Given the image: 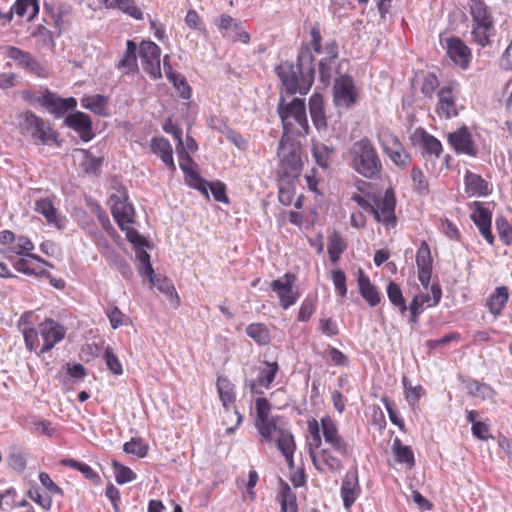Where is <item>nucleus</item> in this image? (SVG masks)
Returning <instances> with one entry per match:
<instances>
[{
  "label": "nucleus",
  "mask_w": 512,
  "mask_h": 512,
  "mask_svg": "<svg viewBox=\"0 0 512 512\" xmlns=\"http://www.w3.org/2000/svg\"><path fill=\"white\" fill-rule=\"evenodd\" d=\"M275 73L281 80L288 95H306L315 79L314 57L308 46L300 49L296 62L283 61L275 67Z\"/></svg>",
  "instance_id": "f257e3e1"
},
{
  "label": "nucleus",
  "mask_w": 512,
  "mask_h": 512,
  "mask_svg": "<svg viewBox=\"0 0 512 512\" xmlns=\"http://www.w3.org/2000/svg\"><path fill=\"white\" fill-rule=\"evenodd\" d=\"M349 166L367 179H374L382 171L380 156L370 139L364 137L352 143L347 151Z\"/></svg>",
  "instance_id": "f03ea898"
},
{
  "label": "nucleus",
  "mask_w": 512,
  "mask_h": 512,
  "mask_svg": "<svg viewBox=\"0 0 512 512\" xmlns=\"http://www.w3.org/2000/svg\"><path fill=\"white\" fill-rule=\"evenodd\" d=\"M277 112L283 126L282 137L290 138L289 135L305 136L308 134L309 125L304 99L293 98L286 103L284 95L281 94Z\"/></svg>",
  "instance_id": "7ed1b4c3"
},
{
  "label": "nucleus",
  "mask_w": 512,
  "mask_h": 512,
  "mask_svg": "<svg viewBox=\"0 0 512 512\" xmlns=\"http://www.w3.org/2000/svg\"><path fill=\"white\" fill-rule=\"evenodd\" d=\"M469 13L472 18V40L479 46L490 44L495 35L494 18L490 7L483 0H469Z\"/></svg>",
  "instance_id": "20e7f679"
},
{
  "label": "nucleus",
  "mask_w": 512,
  "mask_h": 512,
  "mask_svg": "<svg viewBox=\"0 0 512 512\" xmlns=\"http://www.w3.org/2000/svg\"><path fill=\"white\" fill-rule=\"evenodd\" d=\"M308 428L312 438L309 443V454L314 468L320 473L340 472L344 468L341 456L335 455L336 452L330 448H322L318 453L315 451L322 444L318 422L315 419L309 421Z\"/></svg>",
  "instance_id": "39448f33"
},
{
  "label": "nucleus",
  "mask_w": 512,
  "mask_h": 512,
  "mask_svg": "<svg viewBox=\"0 0 512 512\" xmlns=\"http://www.w3.org/2000/svg\"><path fill=\"white\" fill-rule=\"evenodd\" d=\"M278 155L281 158L280 172L285 178L294 179L300 176L303 163L299 143L290 138L282 137Z\"/></svg>",
  "instance_id": "423d86ee"
},
{
  "label": "nucleus",
  "mask_w": 512,
  "mask_h": 512,
  "mask_svg": "<svg viewBox=\"0 0 512 512\" xmlns=\"http://www.w3.org/2000/svg\"><path fill=\"white\" fill-rule=\"evenodd\" d=\"M262 439L266 442H275L277 448L285 442L294 439L292 433L287 428L285 419L281 416L271 417L266 421L255 424Z\"/></svg>",
  "instance_id": "0eeeda50"
},
{
  "label": "nucleus",
  "mask_w": 512,
  "mask_h": 512,
  "mask_svg": "<svg viewBox=\"0 0 512 512\" xmlns=\"http://www.w3.org/2000/svg\"><path fill=\"white\" fill-rule=\"evenodd\" d=\"M373 210L371 214L377 222L386 226L394 227L396 225L395 207L396 198L392 189H387L384 195H373Z\"/></svg>",
  "instance_id": "6e6552de"
},
{
  "label": "nucleus",
  "mask_w": 512,
  "mask_h": 512,
  "mask_svg": "<svg viewBox=\"0 0 512 512\" xmlns=\"http://www.w3.org/2000/svg\"><path fill=\"white\" fill-rule=\"evenodd\" d=\"M321 431L326 444L342 458L348 459L352 454L351 445L340 435L337 424L329 417L321 419Z\"/></svg>",
  "instance_id": "1a4fd4ad"
},
{
  "label": "nucleus",
  "mask_w": 512,
  "mask_h": 512,
  "mask_svg": "<svg viewBox=\"0 0 512 512\" xmlns=\"http://www.w3.org/2000/svg\"><path fill=\"white\" fill-rule=\"evenodd\" d=\"M24 128L30 133L36 144H46L55 141L57 133L50 127V124L38 117L32 111L23 113Z\"/></svg>",
  "instance_id": "9d476101"
},
{
  "label": "nucleus",
  "mask_w": 512,
  "mask_h": 512,
  "mask_svg": "<svg viewBox=\"0 0 512 512\" xmlns=\"http://www.w3.org/2000/svg\"><path fill=\"white\" fill-rule=\"evenodd\" d=\"M176 150L179 159V167L184 172L186 183L190 187L200 191L204 196H207L208 181L201 178L195 169L196 164L192 157L189 155L188 151L185 150L184 144L182 147L176 146Z\"/></svg>",
  "instance_id": "9b49d317"
},
{
  "label": "nucleus",
  "mask_w": 512,
  "mask_h": 512,
  "mask_svg": "<svg viewBox=\"0 0 512 512\" xmlns=\"http://www.w3.org/2000/svg\"><path fill=\"white\" fill-rule=\"evenodd\" d=\"M217 392L219 394L220 401L224 407L225 413L230 415H234L236 418L235 425L230 426L226 429V434H232L235 429L242 423L243 415L237 409L230 411V405L235 402V386L230 380L225 376H218L217 382Z\"/></svg>",
  "instance_id": "f8f14e48"
},
{
  "label": "nucleus",
  "mask_w": 512,
  "mask_h": 512,
  "mask_svg": "<svg viewBox=\"0 0 512 512\" xmlns=\"http://www.w3.org/2000/svg\"><path fill=\"white\" fill-rule=\"evenodd\" d=\"M161 49L151 41H143L139 48V57L142 62V67L153 79H158L161 74L160 62Z\"/></svg>",
  "instance_id": "ddd939ff"
},
{
  "label": "nucleus",
  "mask_w": 512,
  "mask_h": 512,
  "mask_svg": "<svg viewBox=\"0 0 512 512\" xmlns=\"http://www.w3.org/2000/svg\"><path fill=\"white\" fill-rule=\"evenodd\" d=\"M296 276L293 273H286L282 279L273 280L270 283L271 289L278 294L280 306L288 309L299 299L298 291L293 289Z\"/></svg>",
  "instance_id": "4468645a"
},
{
  "label": "nucleus",
  "mask_w": 512,
  "mask_h": 512,
  "mask_svg": "<svg viewBox=\"0 0 512 512\" xmlns=\"http://www.w3.org/2000/svg\"><path fill=\"white\" fill-rule=\"evenodd\" d=\"M40 335L43 339L41 353L50 351L57 343L62 341L66 335V329L63 325L53 319H45L39 325Z\"/></svg>",
  "instance_id": "2eb2a0df"
},
{
  "label": "nucleus",
  "mask_w": 512,
  "mask_h": 512,
  "mask_svg": "<svg viewBox=\"0 0 512 512\" xmlns=\"http://www.w3.org/2000/svg\"><path fill=\"white\" fill-rule=\"evenodd\" d=\"M112 202L111 213L118 224L120 229H125L127 224H132L134 221V208L127 202L125 192L114 194L110 197Z\"/></svg>",
  "instance_id": "dca6fc26"
},
{
  "label": "nucleus",
  "mask_w": 512,
  "mask_h": 512,
  "mask_svg": "<svg viewBox=\"0 0 512 512\" xmlns=\"http://www.w3.org/2000/svg\"><path fill=\"white\" fill-rule=\"evenodd\" d=\"M446 53L453 64L462 70H467L472 58L471 49L458 37L446 41Z\"/></svg>",
  "instance_id": "f3484780"
},
{
  "label": "nucleus",
  "mask_w": 512,
  "mask_h": 512,
  "mask_svg": "<svg viewBox=\"0 0 512 512\" xmlns=\"http://www.w3.org/2000/svg\"><path fill=\"white\" fill-rule=\"evenodd\" d=\"M416 265L418 280L424 289H428L433 270V259L430 247L426 241H422L416 253Z\"/></svg>",
  "instance_id": "a211bd4d"
},
{
  "label": "nucleus",
  "mask_w": 512,
  "mask_h": 512,
  "mask_svg": "<svg viewBox=\"0 0 512 512\" xmlns=\"http://www.w3.org/2000/svg\"><path fill=\"white\" fill-rule=\"evenodd\" d=\"M448 142L458 154H466L473 157L477 155V147L466 126L449 133Z\"/></svg>",
  "instance_id": "6ab92c4d"
},
{
  "label": "nucleus",
  "mask_w": 512,
  "mask_h": 512,
  "mask_svg": "<svg viewBox=\"0 0 512 512\" xmlns=\"http://www.w3.org/2000/svg\"><path fill=\"white\" fill-rule=\"evenodd\" d=\"M334 102L337 106L348 108L356 102L353 79L348 76H340L335 80Z\"/></svg>",
  "instance_id": "aec40b11"
},
{
  "label": "nucleus",
  "mask_w": 512,
  "mask_h": 512,
  "mask_svg": "<svg viewBox=\"0 0 512 512\" xmlns=\"http://www.w3.org/2000/svg\"><path fill=\"white\" fill-rule=\"evenodd\" d=\"M343 506L349 510L356 502L361 493V488L358 480V473L356 469H350L346 472L340 489Z\"/></svg>",
  "instance_id": "412c9836"
},
{
  "label": "nucleus",
  "mask_w": 512,
  "mask_h": 512,
  "mask_svg": "<svg viewBox=\"0 0 512 512\" xmlns=\"http://www.w3.org/2000/svg\"><path fill=\"white\" fill-rule=\"evenodd\" d=\"M438 103L435 109L436 114L443 119H450L458 115L456 96L453 93L452 85L443 86L437 93Z\"/></svg>",
  "instance_id": "4be33fe9"
},
{
  "label": "nucleus",
  "mask_w": 512,
  "mask_h": 512,
  "mask_svg": "<svg viewBox=\"0 0 512 512\" xmlns=\"http://www.w3.org/2000/svg\"><path fill=\"white\" fill-rule=\"evenodd\" d=\"M7 57L15 61L19 67L30 73H34L37 76L45 75V69L38 60L27 51L10 46L7 49Z\"/></svg>",
  "instance_id": "5701e85b"
},
{
  "label": "nucleus",
  "mask_w": 512,
  "mask_h": 512,
  "mask_svg": "<svg viewBox=\"0 0 512 512\" xmlns=\"http://www.w3.org/2000/svg\"><path fill=\"white\" fill-rule=\"evenodd\" d=\"M65 124L73 129L79 137L88 142L94 137L92 130V121L90 117L80 111L70 113L65 118Z\"/></svg>",
  "instance_id": "b1692460"
},
{
  "label": "nucleus",
  "mask_w": 512,
  "mask_h": 512,
  "mask_svg": "<svg viewBox=\"0 0 512 512\" xmlns=\"http://www.w3.org/2000/svg\"><path fill=\"white\" fill-rule=\"evenodd\" d=\"M34 249V244L32 241L26 236H18L14 241L13 245L1 250V253L9 260H12L13 255L26 256L31 260H35L37 263H41L42 265H48V262L42 259L40 256L31 253Z\"/></svg>",
  "instance_id": "393cba45"
},
{
  "label": "nucleus",
  "mask_w": 512,
  "mask_h": 512,
  "mask_svg": "<svg viewBox=\"0 0 512 512\" xmlns=\"http://www.w3.org/2000/svg\"><path fill=\"white\" fill-rule=\"evenodd\" d=\"M441 297L442 289L438 282L432 283V297H429V294H419L414 296L409 307H407V310L409 309L411 313L410 321L416 323L418 321L419 308L424 304L428 307L436 306L440 302Z\"/></svg>",
  "instance_id": "a878e982"
},
{
  "label": "nucleus",
  "mask_w": 512,
  "mask_h": 512,
  "mask_svg": "<svg viewBox=\"0 0 512 512\" xmlns=\"http://www.w3.org/2000/svg\"><path fill=\"white\" fill-rule=\"evenodd\" d=\"M278 370L277 362H265L264 367L260 368L257 379L247 381L246 386L250 388L251 392L261 394L262 391H258L257 387L261 386L268 389L274 381Z\"/></svg>",
  "instance_id": "bb28decb"
},
{
  "label": "nucleus",
  "mask_w": 512,
  "mask_h": 512,
  "mask_svg": "<svg viewBox=\"0 0 512 512\" xmlns=\"http://www.w3.org/2000/svg\"><path fill=\"white\" fill-rule=\"evenodd\" d=\"M465 193L469 196L484 197L490 194L491 188L480 175L469 170L464 176Z\"/></svg>",
  "instance_id": "cd10ccee"
},
{
  "label": "nucleus",
  "mask_w": 512,
  "mask_h": 512,
  "mask_svg": "<svg viewBox=\"0 0 512 512\" xmlns=\"http://www.w3.org/2000/svg\"><path fill=\"white\" fill-rule=\"evenodd\" d=\"M150 148L152 152L160 157L162 162L172 172L176 170V166L173 159V149L170 142L164 137H153L151 139Z\"/></svg>",
  "instance_id": "c85d7f7f"
},
{
  "label": "nucleus",
  "mask_w": 512,
  "mask_h": 512,
  "mask_svg": "<svg viewBox=\"0 0 512 512\" xmlns=\"http://www.w3.org/2000/svg\"><path fill=\"white\" fill-rule=\"evenodd\" d=\"M357 282H358V287H359V292L361 294V296L367 301V303L371 306V307H375L376 305H378L381 301V296H380V293L378 291V289L376 288V286H374L369 277L365 275V273L363 272V270H359V273H358V279H357Z\"/></svg>",
  "instance_id": "c756f323"
},
{
  "label": "nucleus",
  "mask_w": 512,
  "mask_h": 512,
  "mask_svg": "<svg viewBox=\"0 0 512 512\" xmlns=\"http://www.w3.org/2000/svg\"><path fill=\"white\" fill-rule=\"evenodd\" d=\"M35 211L43 215L50 225L57 229H62L61 219L58 217L57 210L49 198H40L35 202Z\"/></svg>",
  "instance_id": "7c9ffc66"
},
{
  "label": "nucleus",
  "mask_w": 512,
  "mask_h": 512,
  "mask_svg": "<svg viewBox=\"0 0 512 512\" xmlns=\"http://www.w3.org/2000/svg\"><path fill=\"white\" fill-rule=\"evenodd\" d=\"M309 111L314 126L318 129L327 127L326 117L324 114L323 98L320 94H313L309 99Z\"/></svg>",
  "instance_id": "2f4dec72"
},
{
  "label": "nucleus",
  "mask_w": 512,
  "mask_h": 512,
  "mask_svg": "<svg viewBox=\"0 0 512 512\" xmlns=\"http://www.w3.org/2000/svg\"><path fill=\"white\" fill-rule=\"evenodd\" d=\"M31 259L21 258L14 263V268L25 275L35 276V277H50V273L45 269L46 266L52 267L51 264L42 265L38 263V265H33L31 263Z\"/></svg>",
  "instance_id": "473e14b6"
},
{
  "label": "nucleus",
  "mask_w": 512,
  "mask_h": 512,
  "mask_svg": "<svg viewBox=\"0 0 512 512\" xmlns=\"http://www.w3.org/2000/svg\"><path fill=\"white\" fill-rule=\"evenodd\" d=\"M136 52L137 45L132 40H128L126 43V51L119 60L117 68L123 70L125 73L136 71L138 69Z\"/></svg>",
  "instance_id": "72a5a7b5"
},
{
  "label": "nucleus",
  "mask_w": 512,
  "mask_h": 512,
  "mask_svg": "<svg viewBox=\"0 0 512 512\" xmlns=\"http://www.w3.org/2000/svg\"><path fill=\"white\" fill-rule=\"evenodd\" d=\"M509 298L508 288L506 286L497 287L495 292L487 299L489 311L497 316L500 315Z\"/></svg>",
  "instance_id": "f704fd0d"
},
{
  "label": "nucleus",
  "mask_w": 512,
  "mask_h": 512,
  "mask_svg": "<svg viewBox=\"0 0 512 512\" xmlns=\"http://www.w3.org/2000/svg\"><path fill=\"white\" fill-rule=\"evenodd\" d=\"M378 141L383 152L387 156H390L394 152L404 148L399 138L387 129L379 132Z\"/></svg>",
  "instance_id": "c9c22d12"
},
{
  "label": "nucleus",
  "mask_w": 512,
  "mask_h": 512,
  "mask_svg": "<svg viewBox=\"0 0 512 512\" xmlns=\"http://www.w3.org/2000/svg\"><path fill=\"white\" fill-rule=\"evenodd\" d=\"M346 249V243L342 238L341 234L337 231H333V233L328 237L327 251L329 254L330 261L333 264H336L340 255Z\"/></svg>",
  "instance_id": "e433bc0d"
},
{
  "label": "nucleus",
  "mask_w": 512,
  "mask_h": 512,
  "mask_svg": "<svg viewBox=\"0 0 512 512\" xmlns=\"http://www.w3.org/2000/svg\"><path fill=\"white\" fill-rule=\"evenodd\" d=\"M246 334L259 345H268L271 341L269 329L263 323H252L248 325Z\"/></svg>",
  "instance_id": "4c0bfd02"
},
{
  "label": "nucleus",
  "mask_w": 512,
  "mask_h": 512,
  "mask_svg": "<svg viewBox=\"0 0 512 512\" xmlns=\"http://www.w3.org/2000/svg\"><path fill=\"white\" fill-rule=\"evenodd\" d=\"M107 103H108V98L103 95H100V94L84 97L81 100V105L83 108L90 110L93 113H95L97 115H101V116L107 114L106 113Z\"/></svg>",
  "instance_id": "58836bf2"
},
{
  "label": "nucleus",
  "mask_w": 512,
  "mask_h": 512,
  "mask_svg": "<svg viewBox=\"0 0 512 512\" xmlns=\"http://www.w3.org/2000/svg\"><path fill=\"white\" fill-rule=\"evenodd\" d=\"M12 10L20 17L27 16L28 20H32L39 12L37 0H17L12 6Z\"/></svg>",
  "instance_id": "ea45409f"
},
{
  "label": "nucleus",
  "mask_w": 512,
  "mask_h": 512,
  "mask_svg": "<svg viewBox=\"0 0 512 512\" xmlns=\"http://www.w3.org/2000/svg\"><path fill=\"white\" fill-rule=\"evenodd\" d=\"M467 393L472 397H479L482 400L492 399L495 391L492 387L476 380L468 381L466 384Z\"/></svg>",
  "instance_id": "a19ab883"
},
{
  "label": "nucleus",
  "mask_w": 512,
  "mask_h": 512,
  "mask_svg": "<svg viewBox=\"0 0 512 512\" xmlns=\"http://www.w3.org/2000/svg\"><path fill=\"white\" fill-rule=\"evenodd\" d=\"M393 450L396 461L399 463H405L412 467L415 463L413 451L409 446H405L401 443L400 439L395 438L393 442Z\"/></svg>",
  "instance_id": "79ce46f5"
},
{
  "label": "nucleus",
  "mask_w": 512,
  "mask_h": 512,
  "mask_svg": "<svg viewBox=\"0 0 512 512\" xmlns=\"http://www.w3.org/2000/svg\"><path fill=\"white\" fill-rule=\"evenodd\" d=\"M411 179L413 182V190L421 195L426 196L429 194V183L422 170L418 167H413L411 170Z\"/></svg>",
  "instance_id": "37998d69"
},
{
  "label": "nucleus",
  "mask_w": 512,
  "mask_h": 512,
  "mask_svg": "<svg viewBox=\"0 0 512 512\" xmlns=\"http://www.w3.org/2000/svg\"><path fill=\"white\" fill-rule=\"evenodd\" d=\"M387 296L389 301L395 306L398 307L401 313H405L407 311V306L405 299L403 297L400 286L393 281H390L387 286Z\"/></svg>",
  "instance_id": "c03bdc74"
},
{
  "label": "nucleus",
  "mask_w": 512,
  "mask_h": 512,
  "mask_svg": "<svg viewBox=\"0 0 512 512\" xmlns=\"http://www.w3.org/2000/svg\"><path fill=\"white\" fill-rule=\"evenodd\" d=\"M281 512H298L296 496L286 484L280 491Z\"/></svg>",
  "instance_id": "a18cd8bd"
},
{
  "label": "nucleus",
  "mask_w": 512,
  "mask_h": 512,
  "mask_svg": "<svg viewBox=\"0 0 512 512\" xmlns=\"http://www.w3.org/2000/svg\"><path fill=\"white\" fill-rule=\"evenodd\" d=\"M473 205L474 211L471 214V219L474 224L478 228L483 226H491V212L480 202H474Z\"/></svg>",
  "instance_id": "49530a36"
},
{
  "label": "nucleus",
  "mask_w": 512,
  "mask_h": 512,
  "mask_svg": "<svg viewBox=\"0 0 512 512\" xmlns=\"http://www.w3.org/2000/svg\"><path fill=\"white\" fill-rule=\"evenodd\" d=\"M111 465L114 469L115 480L119 485L132 482L136 479V474L117 460H112Z\"/></svg>",
  "instance_id": "de8ad7c7"
},
{
  "label": "nucleus",
  "mask_w": 512,
  "mask_h": 512,
  "mask_svg": "<svg viewBox=\"0 0 512 512\" xmlns=\"http://www.w3.org/2000/svg\"><path fill=\"white\" fill-rule=\"evenodd\" d=\"M123 450L127 454L144 458L148 452V445L140 438H132L130 441L124 443Z\"/></svg>",
  "instance_id": "09e8293b"
},
{
  "label": "nucleus",
  "mask_w": 512,
  "mask_h": 512,
  "mask_svg": "<svg viewBox=\"0 0 512 512\" xmlns=\"http://www.w3.org/2000/svg\"><path fill=\"white\" fill-rule=\"evenodd\" d=\"M112 3V7L119 8L121 11L130 15L131 17L137 20L143 19V12L134 4L133 0H113Z\"/></svg>",
  "instance_id": "8fccbe9b"
},
{
  "label": "nucleus",
  "mask_w": 512,
  "mask_h": 512,
  "mask_svg": "<svg viewBox=\"0 0 512 512\" xmlns=\"http://www.w3.org/2000/svg\"><path fill=\"white\" fill-rule=\"evenodd\" d=\"M496 229L500 240L506 246L512 244V225L504 217L496 219Z\"/></svg>",
  "instance_id": "3c124183"
},
{
  "label": "nucleus",
  "mask_w": 512,
  "mask_h": 512,
  "mask_svg": "<svg viewBox=\"0 0 512 512\" xmlns=\"http://www.w3.org/2000/svg\"><path fill=\"white\" fill-rule=\"evenodd\" d=\"M295 193V188L289 180L285 178L280 181L278 199L281 204L289 206L292 203Z\"/></svg>",
  "instance_id": "603ef678"
},
{
  "label": "nucleus",
  "mask_w": 512,
  "mask_h": 512,
  "mask_svg": "<svg viewBox=\"0 0 512 512\" xmlns=\"http://www.w3.org/2000/svg\"><path fill=\"white\" fill-rule=\"evenodd\" d=\"M422 145L426 153L439 157L442 152L441 142L434 136L425 133L422 138Z\"/></svg>",
  "instance_id": "864d4df0"
},
{
  "label": "nucleus",
  "mask_w": 512,
  "mask_h": 512,
  "mask_svg": "<svg viewBox=\"0 0 512 512\" xmlns=\"http://www.w3.org/2000/svg\"><path fill=\"white\" fill-rule=\"evenodd\" d=\"M255 407L257 413L255 424H259L273 417L272 415H270L271 405L266 398H257L255 402Z\"/></svg>",
  "instance_id": "5fc2aeb1"
},
{
  "label": "nucleus",
  "mask_w": 512,
  "mask_h": 512,
  "mask_svg": "<svg viewBox=\"0 0 512 512\" xmlns=\"http://www.w3.org/2000/svg\"><path fill=\"white\" fill-rule=\"evenodd\" d=\"M32 36L39 39V42L50 49H54L55 42L52 32L43 25H38L33 31Z\"/></svg>",
  "instance_id": "6e6d98bb"
},
{
  "label": "nucleus",
  "mask_w": 512,
  "mask_h": 512,
  "mask_svg": "<svg viewBox=\"0 0 512 512\" xmlns=\"http://www.w3.org/2000/svg\"><path fill=\"white\" fill-rule=\"evenodd\" d=\"M106 314L113 329H117L120 326L127 325L128 323V316H126L117 306L112 307L106 312Z\"/></svg>",
  "instance_id": "4d7b16f0"
},
{
  "label": "nucleus",
  "mask_w": 512,
  "mask_h": 512,
  "mask_svg": "<svg viewBox=\"0 0 512 512\" xmlns=\"http://www.w3.org/2000/svg\"><path fill=\"white\" fill-rule=\"evenodd\" d=\"M173 86L179 92V96L185 100L191 97V87L187 83L186 79L181 74H176L169 79Z\"/></svg>",
  "instance_id": "13d9d810"
},
{
  "label": "nucleus",
  "mask_w": 512,
  "mask_h": 512,
  "mask_svg": "<svg viewBox=\"0 0 512 512\" xmlns=\"http://www.w3.org/2000/svg\"><path fill=\"white\" fill-rule=\"evenodd\" d=\"M107 368L115 375H121L123 372L122 365L118 357L114 354L111 347H106L104 353Z\"/></svg>",
  "instance_id": "bf43d9fd"
},
{
  "label": "nucleus",
  "mask_w": 512,
  "mask_h": 512,
  "mask_svg": "<svg viewBox=\"0 0 512 512\" xmlns=\"http://www.w3.org/2000/svg\"><path fill=\"white\" fill-rule=\"evenodd\" d=\"M210 189L213 198L217 202H228V198L226 196V186L221 181L208 182L207 190ZM208 198V195L205 196Z\"/></svg>",
  "instance_id": "052dcab7"
},
{
  "label": "nucleus",
  "mask_w": 512,
  "mask_h": 512,
  "mask_svg": "<svg viewBox=\"0 0 512 512\" xmlns=\"http://www.w3.org/2000/svg\"><path fill=\"white\" fill-rule=\"evenodd\" d=\"M388 157L396 166L402 170L406 169L412 161L410 154L405 150V148L394 152Z\"/></svg>",
  "instance_id": "680f3d73"
},
{
  "label": "nucleus",
  "mask_w": 512,
  "mask_h": 512,
  "mask_svg": "<svg viewBox=\"0 0 512 512\" xmlns=\"http://www.w3.org/2000/svg\"><path fill=\"white\" fill-rule=\"evenodd\" d=\"M8 462L10 467L17 472H23L26 468V456L21 451L16 450L11 452L8 457Z\"/></svg>",
  "instance_id": "e2e57ef3"
},
{
  "label": "nucleus",
  "mask_w": 512,
  "mask_h": 512,
  "mask_svg": "<svg viewBox=\"0 0 512 512\" xmlns=\"http://www.w3.org/2000/svg\"><path fill=\"white\" fill-rule=\"evenodd\" d=\"M331 278L337 293L342 297L346 296L347 286L345 273L340 269L333 270Z\"/></svg>",
  "instance_id": "0e129e2a"
},
{
  "label": "nucleus",
  "mask_w": 512,
  "mask_h": 512,
  "mask_svg": "<svg viewBox=\"0 0 512 512\" xmlns=\"http://www.w3.org/2000/svg\"><path fill=\"white\" fill-rule=\"evenodd\" d=\"M124 228L125 229L121 230L125 232L127 240L133 244L135 248H143L146 246L145 238L140 235L137 230L131 227V224H127Z\"/></svg>",
  "instance_id": "69168bd1"
},
{
  "label": "nucleus",
  "mask_w": 512,
  "mask_h": 512,
  "mask_svg": "<svg viewBox=\"0 0 512 512\" xmlns=\"http://www.w3.org/2000/svg\"><path fill=\"white\" fill-rule=\"evenodd\" d=\"M60 99L61 98L58 97L57 95H55L54 93H52L50 91H46L42 95L41 103L43 106H45L47 108V110L50 113L56 115Z\"/></svg>",
  "instance_id": "338daca9"
},
{
  "label": "nucleus",
  "mask_w": 512,
  "mask_h": 512,
  "mask_svg": "<svg viewBox=\"0 0 512 512\" xmlns=\"http://www.w3.org/2000/svg\"><path fill=\"white\" fill-rule=\"evenodd\" d=\"M39 480L42 486L45 487L51 495H59L60 497L63 495L62 489L53 482L48 473L41 472L39 474Z\"/></svg>",
  "instance_id": "774afa93"
}]
</instances>
